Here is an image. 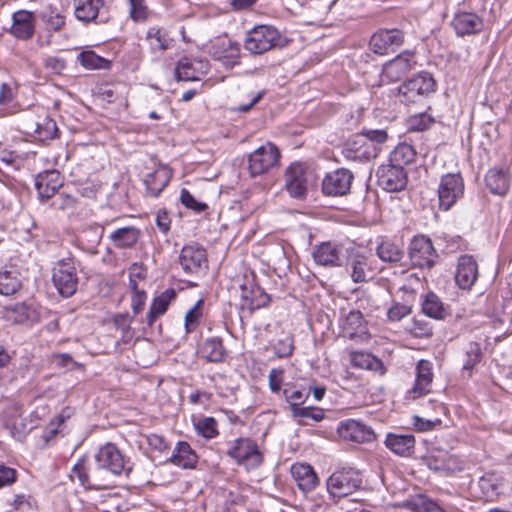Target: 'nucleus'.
Masks as SVG:
<instances>
[{"instance_id":"f257e3e1","label":"nucleus","mask_w":512,"mask_h":512,"mask_svg":"<svg viewBox=\"0 0 512 512\" xmlns=\"http://www.w3.org/2000/svg\"><path fill=\"white\" fill-rule=\"evenodd\" d=\"M124 468V456L114 444L108 443L95 454L93 467H87L81 458L73 466L70 477L77 478L85 489L102 490L110 486L108 476H118Z\"/></svg>"},{"instance_id":"f03ea898","label":"nucleus","mask_w":512,"mask_h":512,"mask_svg":"<svg viewBox=\"0 0 512 512\" xmlns=\"http://www.w3.org/2000/svg\"><path fill=\"white\" fill-rule=\"evenodd\" d=\"M288 41L282 33L272 25H257L249 30L244 39V49L253 55H262L273 49H281Z\"/></svg>"},{"instance_id":"7ed1b4c3","label":"nucleus","mask_w":512,"mask_h":512,"mask_svg":"<svg viewBox=\"0 0 512 512\" xmlns=\"http://www.w3.org/2000/svg\"><path fill=\"white\" fill-rule=\"evenodd\" d=\"M362 485L361 474L354 468L338 469L326 481L328 495L336 504L353 495Z\"/></svg>"},{"instance_id":"20e7f679","label":"nucleus","mask_w":512,"mask_h":512,"mask_svg":"<svg viewBox=\"0 0 512 512\" xmlns=\"http://www.w3.org/2000/svg\"><path fill=\"white\" fill-rule=\"evenodd\" d=\"M436 82L428 72H421L398 87L400 102L405 105L421 102L435 91Z\"/></svg>"},{"instance_id":"39448f33","label":"nucleus","mask_w":512,"mask_h":512,"mask_svg":"<svg viewBox=\"0 0 512 512\" xmlns=\"http://www.w3.org/2000/svg\"><path fill=\"white\" fill-rule=\"evenodd\" d=\"M227 455L247 469H255L263 462L257 443L250 438H238L230 446Z\"/></svg>"},{"instance_id":"423d86ee","label":"nucleus","mask_w":512,"mask_h":512,"mask_svg":"<svg viewBox=\"0 0 512 512\" xmlns=\"http://www.w3.org/2000/svg\"><path fill=\"white\" fill-rule=\"evenodd\" d=\"M280 152L278 148L267 143L260 146L248 156V170L252 177L267 173L279 164Z\"/></svg>"},{"instance_id":"0eeeda50","label":"nucleus","mask_w":512,"mask_h":512,"mask_svg":"<svg viewBox=\"0 0 512 512\" xmlns=\"http://www.w3.org/2000/svg\"><path fill=\"white\" fill-rule=\"evenodd\" d=\"M53 283L64 297L72 296L77 290L78 278L73 259L67 258L57 262L53 269Z\"/></svg>"},{"instance_id":"6e6552de","label":"nucleus","mask_w":512,"mask_h":512,"mask_svg":"<svg viewBox=\"0 0 512 512\" xmlns=\"http://www.w3.org/2000/svg\"><path fill=\"white\" fill-rule=\"evenodd\" d=\"M464 181L459 173L443 175L438 186L439 208L449 210L463 196Z\"/></svg>"},{"instance_id":"1a4fd4ad","label":"nucleus","mask_w":512,"mask_h":512,"mask_svg":"<svg viewBox=\"0 0 512 512\" xmlns=\"http://www.w3.org/2000/svg\"><path fill=\"white\" fill-rule=\"evenodd\" d=\"M416 65L415 54L406 50L383 65L381 73L382 83H393L399 81Z\"/></svg>"},{"instance_id":"9d476101","label":"nucleus","mask_w":512,"mask_h":512,"mask_svg":"<svg viewBox=\"0 0 512 512\" xmlns=\"http://www.w3.org/2000/svg\"><path fill=\"white\" fill-rule=\"evenodd\" d=\"M405 34L397 28L379 29L370 38V50L378 55H386L396 51L403 45Z\"/></svg>"},{"instance_id":"9b49d317","label":"nucleus","mask_w":512,"mask_h":512,"mask_svg":"<svg viewBox=\"0 0 512 512\" xmlns=\"http://www.w3.org/2000/svg\"><path fill=\"white\" fill-rule=\"evenodd\" d=\"M354 179L353 173L346 168H338L325 175L322 180V192L325 196L341 197L350 193Z\"/></svg>"},{"instance_id":"f8f14e48","label":"nucleus","mask_w":512,"mask_h":512,"mask_svg":"<svg viewBox=\"0 0 512 512\" xmlns=\"http://www.w3.org/2000/svg\"><path fill=\"white\" fill-rule=\"evenodd\" d=\"M409 257L412 264L419 268H431L438 258L430 238L415 236L409 245Z\"/></svg>"},{"instance_id":"ddd939ff","label":"nucleus","mask_w":512,"mask_h":512,"mask_svg":"<svg viewBox=\"0 0 512 512\" xmlns=\"http://www.w3.org/2000/svg\"><path fill=\"white\" fill-rule=\"evenodd\" d=\"M380 148H374L373 144L360 133L349 139L342 149V155L346 160L367 162L376 158Z\"/></svg>"},{"instance_id":"4468645a","label":"nucleus","mask_w":512,"mask_h":512,"mask_svg":"<svg viewBox=\"0 0 512 512\" xmlns=\"http://www.w3.org/2000/svg\"><path fill=\"white\" fill-rule=\"evenodd\" d=\"M238 42L229 38H217L209 47V54L225 68L231 69L240 63L241 54Z\"/></svg>"},{"instance_id":"2eb2a0df","label":"nucleus","mask_w":512,"mask_h":512,"mask_svg":"<svg viewBox=\"0 0 512 512\" xmlns=\"http://www.w3.org/2000/svg\"><path fill=\"white\" fill-rule=\"evenodd\" d=\"M377 184L387 192H398L407 185V172L391 163L382 164L376 171Z\"/></svg>"},{"instance_id":"dca6fc26","label":"nucleus","mask_w":512,"mask_h":512,"mask_svg":"<svg viewBox=\"0 0 512 512\" xmlns=\"http://www.w3.org/2000/svg\"><path fill=\"white\" fill-rule=\"evenodd\" d=\"M285 189L296 199H304L308 193V173L300 163L291 164L285 173Z\"/></svg>"},{"instance_id":"f3484780","label":"nucleus","mask_w":512,"mask_h":512,"mask_svg":"<svg viewBox=\"0 0 512 512\" xmlns=\"http://www.w3.org/2000/svg\"><path fill=\"white\" fill-rule=\"evenodd\" d=\"M312 258L317 265L333 268L344 264L345 255L341 245L327 241L314 247Z\"/></svg>"},{"instance_id":"a211bd4d","label":"nucleus","mask_w":512,"mask_h":512,"mask_svg":"<svg viewBox=\"0 0 512 512\" xmlns=\"http://www.w3.org/2000/svg\"><path fill=\"white\" fill-rule=\"evenodd\" d=\"M433 365L429 360L421 359L416 365V379L413 387L406 392V398L415 400L431 391Z\"/></svg>"},{"instance_id":"6ab92c4d","label":"nucleus","mask_w":512,"mask_h":512,"mask_svg":"<svg viewBox=\"0 0 512 512\" xmlns=\"http://www.w3.org/2000/svg\"><path fill=\"white\" fill-rule=\"evenodd\" d=\"M338 432L344 439L357 443H369L374 441L376 438V435L370 426L355 419L341 421L338 427Z\"/></svg>"},{"instance_id":"aec40b11","label":"nucleus","mask_w":512,"mask_h":512,"mask_svg":"<svg viewBox=\"0 0 512 512\" xmlns=\"http://www.w3.org/2000/svg\"><path fill=\"white\" fill-rule=\"evenodd\" d=\"M179 264L187 274H196L207 267L206 250L195 245H186L179 255Z\"/></svg>"},{"instance_id":"412c9836","label":"nucleus","mask_w":512,"mask_h":512,"mask_svg":"<svg viewBox=\"0 0 512 512\" xmlns=\"http://www.w3.org/2000/svg\"><path fill=\"white\" fill-rule=\"evenodd\" d=\"M457 36L476 35L483 30L484 22L480 15L469 11H458L451 22Z\"/></svg>"},{"instance_id":"4be33fe9","label":"nucleus","mask_w":512,"mask_h":512,"mask_svg":"<svg viewBox=\"0 0 512 512\" xmlns=\"http://www.w3.org/2000/svg\"><path fill=\"white\" fill-rule=\"evenodd\" d=\"M478 278V265L472 255H461L458 258L455 281L459 288L469 290Z\"/></svg>"},{"instance_id":"5701e85b","label":"nucleus","mask_w":512,"mask_h":512,"mask_svg":"<svg viewBox=\"0 0 512 512\" xmlns=\"http://www.w3.org/2000/svg\"><path fill=\"white\" fill-rule=\"evenodd\" d=\"M35 188L42 201L53 197L63 185L61 174L57 170H46L35 177Z\"/></svg>"},{"instance_id":"b1692460","label":"nucleus","mask_w":512,"mask_h":512,"mask_svg":"<svg viewBox=\"0 0 512 512\" xmlns=\"http://www.w3.org/2000/svg\"><path fill=\"white\" fill-rule=\"evenodd\" d=\"M343 335L350 338H366L368 335L367 323L359 310H351L340 323Z\"/></svg>"},{"instance_id":"393cba45","label":"nucleus","mask_w":512,"mask_h":512,"mask_svg":"<svg viewBox=\"0 0 512 512\" xmlns=\"http://www.w3.org/2000/svg\"><path fill=\"white\" fill-rule=\"evenodd\" d=\"M166 463L182 469H194L198 463V455L188 442L178 441Z\"/></svg>"},{"instance_id":"a878e982","label":"nucleus","mask_w":512,"mask_h":512,"mask_svg":"<svg viewBox=\"0 0 512 512\" xmlns=\"http://www.w3.org/2000/svg\"><path fill=\"white\" fill-rule=\"evenodd\" d=\"M385 446L395 455L410 457L415 451V437L412 434L388 433Z\"/></svg>"},{"instance_id":"bb28decb","label":"nucleus","mask_w":512,"mask_h":512,"mask_svg":"<svg viewBox=\"0 0 512 512\" xmlns=\"http://www.w3.org/2000/svg\"><path fill=\"white\" fill-rule=\"evenodd\" d=\"M10 33L18 39L27 40L34 34V14L30 11L19 10L12 16Z\"/></svg>"},{"instance_id":"cd10ccee","label":"nucleus","mask_w":512,"mask_h":512,"mask_svg":"<svg viewBox=\"0 0 512 512\" xmlns=\"http://www.w3.org/2000/svg\"><path fill=\"white\" fill-rule=\"evenodd\" d=\"M291 473L298 487L303 492L313 490L319 483V479L313 467L306 463H297L292 465Z\"/></svg>"},{"instance_id":"c85d7f7f","label":"nucleus","mask_w":512,"mask_h":512,"mask_svg":"<svg viewBox=\"0 0 512 512\" xmlns=\"http://www.w3.org/2000/svg\"><path fill=\"white\" fill-rule=\"evenodd\" d=\"M171 176L172 173L166 166H159L153 172L147 174L144 179L147 193L157 197L168 185Z\"/></svg>"},{"instance_id":"c756f323","label":"nucleus","mask_w":512,"mask_h":512,"mask_svg":"<svg viewBox=\"0 0 512 512\" xmlns=\"http://www.w3.org/2000/svg\"><path fill=\"white\" fill-rule=\"evenodd\" d=\"M347 266L351 269V278L355 283L366 282L371 277V269L368 258L359 252H351Z\"/></svg>"},{"instance_id":"7c9ffc66","label":"nucleus","mask_w":512,"mask_h":512,"mask_svg":"<svg viewBox=\"0 0 512 512\" xmlns=\"http://www.w3.org/2000/svg\"><path fill=\"white\" fill-rule=\"evenodd\" d=\"M176 296V290L174 288H168L153 299L146 315V322L148 326L151 327L157 317L167 311L170 303L176 298Z\"/></svg>"},{"instance_id":"2f4dec72","label":"nucleus","mask_w":512,"mask_h":512,"mask_svg":"<svg viewBox=\"0 0 512 512\" xmlns=\"http://www.w3.org/2000/svg\"><path fill=\"white\" fill-rule=\"evenodd\" d=\"M397 508L410 510L411 512H434L437 502L425 494L409 495L404 500L395 504Z\"/></svg>"},{"instance_id":"473e14b6","label":"nucleus","mask_w":512,"mask_h":512,"mask_svg":"<svg viewBox=\"0 0 512 512\" xmlns=\"http://www.w3.org/2000/svg\"><path fill=\"white\" fill-rule=\"evenodd\" d=\"M428 467L431 470L442 472L445 475H451L462 470L458 459L444 452H439L438 455H432L429 458Z\"/></svg>"},{"instance_id":"72a5a7b5","label":"nucleus","mask_w":512,"mask_h":512,"mask_svg":"<svg viewBox=\"0 0 512 512\" xmlns=\"http://www.w3.org/2000/svg\"><path fill=\"white\" fill-rule=\"evenodd\" d=\"M103 4V0H73L74 15L82 22L94 21Z\"/></svg>"},{"instance_id":"f704fd0d","label":"nucleus","mask_w":512,"mask_h":512,"mask_svg":"<svg viewBox=\"0 0 512 512\" xmlns=\"http://www.w3.org/2000/svg\"><path fill=\"white\" fill-rule=\"evenodd\" d=\"M485 183L493 194L504 195L509 188V179L503 169H490L485 176Z\"/></svg>"},{"instance_id":"c9c22d12","label":"nucleus","mask_w":512,"mask_h":512,"mask_svg":"<svg viewBox=\"0 0 512 512\" xmlns=\"http://www.w3.org/2000/svg\"><path fill=\"white\" fill-rule=\"evenodd\" d=\"M22 286L20 272L17 269L0 270V294L4 296L14 295Z\"/></svg>"},{"instance_id":"e433bc0d","label":"nucleus","mask_w":512,"mask_h":512,"mask_svg":"<svg viewBox=\"0 0 512 512\" xmlns=\"http://www.w3.org/2000/svg\"><path fill=\"white\" fill-rule=\"evenodd\" d=\"M416 151L414 147L407 143H400L390 153L388 163H391L401 169L412 163L415 159Z\"/></svg>"},{"instance_id":"4c0bfd02","label":"nucleus","mask_w":512,"mask_h":512,"mask_svg":"<svg viewBox=\"0 0 512 512\" xmlns=\"http://www.w3.org/2000/svg\"><path fill=\"white\" fill-rule=\"evenodd\" d=\"M481 359L482 350L480 344L477 342L468 343L464 354L462 375L470 378L473 375L475 367L481 362Z\"/></svg>"},{"instance_id":"58836bf2","label":"nucleus","mask_w":512,"mask_h":512,"mask_svg":"<svg viewBox=\"0 0 512 512\" xmlns=\"http://www.w3.org/2000/svg\"><path fill=\"white\" fill-rule=\"evenodd\" d=\"M201 354L209 362H222L225 358L226 350L221 338L212 337L207 339L201 348Z\"/></svg>"},{"instance_id":"ea45409f","label":"nucleus","mask_w":512,"mask_h":512,"mask_svg":"<svg viewBox=\"0 0 512 512\" xmlns=\"http://www.w3.org/2000/svg\"><path fill=\"white\" fill-rule=\"evenodd\" d=\"M351 364L356 368L383 371V362L373 354L363 351H354L350 354Z\"/></svg>"},{"instance_id":"a19ab883","label":"nucleus","mask_w":512,"mask_h":512,"mask_svg":"<svg viewBox=\"0 0 512 512\" xmlns=\"http://www.w3.org/2000/svg\"><path fill=\"white\" fill-rule=\"evenodd\" d=\"M479 488L486 499H492L498 496L503 485V477L497 473H486L479 479Z\"/></svg>"},{"instance_id":"79ce46f5","label":"nucleus","mask_w":512,"mask_h":512,"mask_svg":"<svg viewBox=\"0 0 512 512\" xmlns=\"http://www.w3.org/2000/svg\"><path fill=\"white\" fill-rule=\"evenodd\" d=\"M377 256L388 263H398L403 258V250L390 240H382L376 247Z\"/></svg>"},{"instance_id":"37998d69","label":"nucleus","mask_w":512,"mask_h":512,"mask_svg":"<svg viewBox=\"0 0 512 512\" xmlns=\"http://www.w3.org/2000/svg\"><path fill=\"white\" fill-rule=\"evenodd\" d=\"M242 298L248 303L251 310L265 307L270 301V296L258 286L253 287L250 290L243 286Z\"/></svg>"},{"instance_id":"c03bdc74","label":"nucleus","mask_w":512,"mask_h":512,"mask_svg":"<svg viewBox=\"0 0 512 512\" xmlns=\"http://www.w3.org/2000/svg\"><path fill=\"white\" fill-rule=\"evenodd\" d=\"M422 311L425 315L434 319H443L445 309L440 298L433 292L426 294L422 302Z\"/></svg>"},{"instance_id":"a18cd8bd","label":"nucleus","mask_w":512,"mask_h":512,"mask_svg":"<svg viewBox=\"0 0 512 512\" xmlns=\"http://www.w3.org/2000/svg\"><path fill=\"white\" fill-rule=\"evenodd\" d=\"M79 63L86 69H108L110 61L97 55L93 50L82 51L77 57Z\"/></svg>"},{"instance_id":"49530a36","label":"nucleus","mask_w":512,"mask_h":512,"mask_svg":"<svg viewBox=\"0 0 512 512\" xmlns=\"http://www.w3.org/2000/svg\"><path fill=\"white\" fill-rule=\"evenodd\" d=\"M58 127L56 121L50 117L43 118L36 124L35 134L39 141L46 142L58 137Z\"/></svg>"},{"instance_id":"de8ad7c7","label":"nucleus","mask_w":512,"mask_h":512,"mask_svg":"<svg viewBox=\"0 0 512 512\" xmlns=\"http://www.w3.org/2000/svg\"><path fill=\"white\" fill-rule=\"evenodd\" d=\"M204 300L199 299L192 308H190L184 317V327L186 333L194 332L200 325L203 315Z\"/></svg>"},{"instance_id":"09e8293b","label":"nucleus","mask_w":512,"mask_h":512,"mask_svg":"<svg viewBox=\"0 0 512 512\" xmlns=\"http://www.w3.org/2000/svg\"><path fill=\"white\" fill-rule=\"evenodd\" d=\"M41 18L50 31H59L65 25V16L52 6L42 12Z\"/></svg>"},{"instance_id":"8fccbe9b","label":"nucleus","mask_w":512,"mask_h":512,"mask_svg":"<svg viewBox=\"0 0 512 512\" xmlns=\"http://www.w3.org/2000/svg\"><path fill=\"white\" fill-rule=\"evenodd\" d=\"M196 432L206 440H211L218 436V423L213 417H204L194 424Z\"/></svg>"},{"instance_id":"3c124183","label":"nucleus","mask_w":512,"mask_h":512,"mask_svg":"<svg viewBox=\"0 0 512 512\" xmlns=\"http://www.w3.org/2000/svg\"><path fill=\"white\" fill-rule=\"evenodd\" d=\"M175 74L178 80L181 81H197L200 80L199 72L194 67L193 63L188 59H181L175 69Z\"/></svg>"},{"instance_id":"603ef678","label":"nucleus","mask_w":512,"mask_h":512,"mask_svg":"<svg viewBox=\"0 0 512 512\" xmlns=\"http://www.w3.org/2000/svg\"><path fill=\"white\" fill-rule=\"evenodd\" d=\"M146 40L153 50L163 51L169 47V39L166 37V34L156 27H152L147 31Z\"/></svg>"},{"instance_id":"864d4df0","label":"nucleus","mask_w":512,"mask_h":512,"mask_svg":"<svg viewBox=\"0 0 512 512\" xmlns=\"http://www.w3.org/2000/svg\"><path fill=\"white\" fill-rule=\"evenodd\" d=\"M146 2V0H130V18L133 21L145 22L153 15Z\"/></svg>"},{"instance_id":"5fc2aeb1","label":"nucleus","mask_w":512,"mask_h":512,"mask_svg":"<svg viewBox=\"0 0 512 512\" xmlns=\"http://www.w3.org/2000/svg\"><path fill=\"white\" fill-rule=\"evenodd\" d=\"M435 122L434 118L427 112L410 116L408 120L409 129L412 131H425Z\"/></svg>"},{"instance_id":"6e6d98bb","label":"nucleus","mask_w":512,"mask_h":512,"mask_svg":"<svg viewBox=\"0 0 512 512\" xmlns=\"http://www.w3.org/2000/svg\"><path fill=\"white\" fill-rule=\"evenodd\" d=\"M273 350L278 358H288L294 350V338L286 335L284 338L278 339L273 345Z\"/></svg>"},{"instance_id":"4d7b16f0","label":"nucleus","mask_w":512,"mask_h":512,"mask_svg":"<svg viewBox=\"0 0 512 512\" xmlns=\"http://www.w3.org/2000/svg\"><path fill=\"white\" fill-rule=\"evenodd\" d=\"M130 290H133V296L131 300V305L133 308L134 314H138L143 310V307L147 300V294L144 289H140L136 284L135 280L130 279Z\"/></svg>"},{"instance_id":"13d9d810","label":"nucleus","mask_w":512,"mask_h":512,"mask_svg":"<svg viewBox=\"0 0 512 512\" xmlns=\"http://www.w3.org/2000/svg\"><path fill=\"white\" fill-rule=\"evenodd\" d=\"M283 394L290 404V409H293L305 402L308 397V393L295 387H286Z\"/></svg>"},{"instance_id":"bf43d9fd","label":"nucleus","mask_w":512,"mask_h":512,"mask_svg":"<svg viewBox=\"0 0 512 512\" xmlns=\"http://www.w3.org/2000/svg\"><path fill=\"white\" fill-rule=\"evenodd\" d=\"M180 201L186 208L191 209L197 213L203 212L208 208L206 203L197 201L194 196L185 188L181 190Z\"/></svg>"},{"instance_id":"052dcab7","label":"nucleus","mask_w":512,"mask_h":512,"mask_svg":"<svg viewBox=\"0 0 512 512\" xmlns=\"http://www.w3.org/2000/svg\"><path fill=\"white\" fill-rule=\"evenodd\" d=\"M294 418H310L314 421H320L324 417L322 409H313L310 407H295L291 409Z\"/></svg>"},{"instance_id":"680f3d73","label":"nucleus","mask_w":512,"mask_h":512,"mask_svg":"<svg viewBox=\"0 0 512 512\" xmlns=\"http://www.w3.org/2000/svg\"><path fill=\"white\" fill-rule=\"evenodd\" d=\"M360 134L365 136L373 144L374 148H379L388 139L387 131L384 129H364Z\"/></svg>"},{"instance_id":"e2e57ef3","label":"nucleus","mask_w":512,"mask_h":512,"mask_svg":"<svg viewBox=\"0 0 512 512\" xmlns=\"http://www.w3.org/2000/svg\"><path fill=\"white\" fill-rule=\"evenodd\" d=\"M411 313V306L395 302L388 310V318L391 321H400Z\"/></svg>"},{"instance_id":"0e129e2a","label":"nucleus","mask_w":512,"mask_h":512,"mask_svg":"<svg viewBox=\"0 0 512 512\" xmlns=\"http://www.w3.org/2000/svg\"><path fill=\"white\" fill-rule=\"evenodd\" d=\"M146 441L149 447L158 452H164L169 448L166 439L158 434H149L146 436Z\"/></svg>"},{"instance_id":"69168bd1","label":"nucleus","mask_w":512,"mask_h":512,"mask_svg":"<svg viewBox=\"0 0 512 512\" xmlns=\"http://www.w3.org/2000/svg\"><path fill=\"white\" fill-rule=\"evenodd\" d=\"M113 245L117 248L123 249L128 245V227H123L115 230L110 235Z\"/></svg>"},{"instance_id":"338daca9","label":"nucleus","mask_w":512,"mask_h":512,"mask_svg":"<svg viewBox=\"0 0 512 512\" xmlns=\"http://www.w3.org/2000/svg\"><path fill=\"white\" fill-rule=\"evenodd\" d=\"M284 371L282 369L273 368L269 372V387L272 392L277 393L281 389L282 376Z\"/></svg>"},{"instance_id":"774afa93","label":"nucleus","mask_w":512,"mask_h":512,"mask_svg":"<svg viewBox=\"0 0 512 512\" xmlns=\"http://www.w3.org/2000/svg\"><path fill=\"white\" fill-rule=\"evenodd\" d=\"M76 200L69 194L61 193L59 196L53 201V206L55 208L66 210L72 209L75 207Z\"/></svg>"}]
</instances>
